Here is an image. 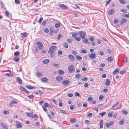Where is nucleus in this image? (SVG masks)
Returning a JSON list of instances; mask_svg holds the SVG:
<instances>
[{
	"label": "nucleus",
	"instance_id": "nucleus-51",
	"mask_svg": "<svg viewBox=\"0 0 129 129\" xmlns=\"http://www.w3.org/2000/svg\"><path fill=\"white\" fill-rule=\"evenodd\" d=\"M54 66L56 67L57 68L59 67V65L58 64H55V63H53L52 64Z\"/></svg>",
	"mask_w": 129,
	"mask_h": 129
},
{
	"label": "nucleus",
	"instance_id": "nucleus-38",
	"mask_svg": "<svg viewBox=\"0 0 129 129\" xmlns=\"http://www.w3.org/2000/svg\"><path fill=\"white\" fill-rule=\"evenodd\" d=\"M44 31L46 33H48L49 31V30L47 28H45V29L44 30Z\"/></svg>",
	"mask_w": 129,
	"mask_h": 129
},
{
	"label": "nucleus",
	"instance_id": "nucleus-39",
	"mask_svg": "<svg viewBox=\"0 0 129 129\" xmlns=\"http://www.w3.org/2000/svg\"><path fill=\"white\" fill-rule=\"evenodd\" d=\"M76 121V119L74 118H72L70 120V121L72 122H75Z\"/></svg>",
	"mask_w": 129,
	"mask_h": 129
},
{
	"label": "nucleus",
	"instance_id": "nucleus-35",
	"mask_svg": "<svg viewBox=\"0 0 129 129\" xmlns=\"http://www.w3.org/2000/svg\"><path fill=\"white\" fill-rule=\"evenodd\" d=\"M13 59L15 60V61L17 62L18 61L19 59V57H15Z\"/></svg>",
	"mask_w": 129,
	"mask_h": 129
},
{
	"label": "nucleus",
	"instance_id": "nucleus-62",
	"mask_svg": "<svg viewBox=\"0 0 129 129\" xmlns=\"http://www.w3.org/2000/svg\"><path fill=\"white\" fill-rule=\"evenodd\" d=\"M75 95L76 96H80V94L79 93L77 92H76L75 93Z\"/></svg>",
	"mask_w": 129,
	"mask_h": 129
},
{
	"label": "nucleus",
	"instance_id": "nucleus-33",
	"mask_svg": "<svg viewBox=\"0 0 129 129\" xmlns=\"http://www.w3.org/2000/svg\"><path fill=\"white\" fill-rule=\"evenodd\" d=\"M19 51H17L14 53V55L15 56H18L19 55Z\"/></svg>",
	"mask_w": 129,
	"mask_h": 129
},
{
	"label": "nucleus",
	"instance_id": "nucleus-52",
	"mask_svg": "<svg viewBox=\"0 0 129 129\" xmlns=\"http://www.w3.org/2000/svg\"><path fill=\"white\" fill-rule=\"evenodd\" d=\"M92 100V98L91 96H89L88 98V100L89 101H91Z\"/></svg>",
	"mask_w": 129,
	"mask_h": 129
},
{
	"label": "nucleus",
	"instance_id": "nucleus-46",
	"mask_svg": "<svg viewBox=\"0 0 129 129\" xmlns=\"http://www.w3.org/2000/svg\"><path fill=\"white\" fill-rule=\"evenodd\" d=\"M48 104L47 103H44V107H48Z\"/></svg>",
	"mask_w": 129,
	"mask_h": 129
},
{
	"label": "nucleus",
	"instance_id": "nucleus-37",
	"mask_svg": "<svg viewBox=\"0 0 129 129\" xmlns=\"http://www.w3.org/2000/svg\"><path fill=\"white\" fill-rule=\"evenodd\" d=\"M76 41H80L81 40L80 38L78 37H77L75 38H74Z\"/></svg>",
	"mask_w": 129,
	"mask_h": 129
},
{
	"label": "nucleus",
	"instance_id": "nucleus-29",
	"mask_svg": "<svg viewBox=\"0 0 129 129\" xmlns=\"http://www.w3.org/2000/svg\"><path fill=\"white\" fill-rule=\"evenodd\" d=\"M5 75H7V76L9 77H11L13 76L14 75L13 74H11L9 73H7L5 74Z\"/></svg>",
	"mask_w": 129,
	"mask_h": 129
},
{
	"label": "nucleus",
	"instance_id": "nucleus-57",
	"mask_svg": "<svg viewBox=\"0 0 129 129\" xmlns=\"http://www.w3.org/2000/svg\"><path fill=\"white\" fill-rule=\"evenodd\" d=\"M3 112L4 113L5 115L9 114V112L8 111H4Z\"/></svg>",
	"mask_w": 129,
	"mask_h": 129
},
{
	"label": "nucleus",
	"instance_id": "nucleus-7",
	"mask_svg": "<svg viewBox=\"0 0 129 129\" xmlns=\"http://www.w3.org/2000/svg\"><path fill=\"white\" fill-rule=\"evenodd\" d=\"M68 56L71 60L72 61H74V60L75 58L71 54H69L68 55Z\"/></svg>",
	"mask_w": 129,
	"mask_h": 129
},
{
	"label": "nucleus",
	"instance_id": "nucleus-26",
	"mask_svg": "<svg viewBox=\"0 0 129 129\" xmlns=\"http://www.w3.org/2000/svg\"><path fill=\"white\" fill-rule=\"evenodd\" d=\"M78 34L77 33H73L72 34V36L74 38L76 37V36Z\"/></svg>",
	"mask_w": 129,
	"mask_h": 129
},
{
	"label": "nucleus",
	"instance_id": "nucleus-3",
	"mask_svg": "<svg viewBox=\"0 0 129 129\" xmlns=\"http://www.w3.org/2000/svg\"><path fill=\"white\" fill-rule=\"evenodd\" d=\"M56 49V47L55 46H51L49 51V52H54Z\"/></svg>",
	"mask_w": 129,
	"mask_h": 129
},
{
	"label": "nucleus",
	"instance_id": "nucleus-8",
	"mask_svg": "<svg viewBox=\"0 0 129 129\" xmlns=\"http://www.w3.org/2000/svg\"><path fill=\"white\" fill-rule=\"evenodd\" d=\"M63 77H61L60 76H57L55 78L56 80L58 81H61L63 79Z\"/></svg>",
	"mask_w": 129,
	"mask_h": 129
},
{
	"label": "nucleus",
	"instance_id": "nucleus-42",
	"mask_svg": "<svg viewBox=\"0 0 129 129\" xmlns=\"http://www.w3.org/2000/svg\"><path fill=\"white\" fill-rule=\"evenodd\" d=\"M89 40L91 42H93L94 41V38L93 37H89Z\"/></svg>",
	"mask_w": 129,
	"mask_h": 129
},
{
	"label": "nucleus",
	"instance_id": "nucleus-9",
	"mask_svg": "<svg viewBox=\"0 0 129 129\" xmlns=\"http://www.w3.org/2000/svg\"><path fill=\"white\" fill-rule=\"evenodd\" d=\"M88 56L91 59H94L95 57V55L94 53H92L91 54H89Z\"/></svg>",
	"mask_w": 129,
	"mask_h": 129
},
{
	"label": "nucleus",
	"instance_id": "nucleus-45",
	"mask_svg": "<svg viewBox=\"0 0 129 129\" xmlns=\"http://www.w3.org/2000/svg\"><path fill=\"white\" fill-rule=\"evenodd\" d=\"M48 53H50V55L51 57H53V56H54V52H49V51H48Z\"/></svg>",
	"mask_w": 129,
	"mask_h": 129
},
{
	"label": "nucleus",
	"instance_id": "nucleus-32",
	"mask_svg": "<svg viewBox=\"0 0 129 129\" xmlns=\"http://www.w3.org/2000/svg\"><path fill=\"white\" fill-rule=\"evenodd\" d=\"M42 74L40 72H37L36 73V75L37 77H40L42 75Z\"/></svg>",
	"mask_w": 129,
	"mask_h": 129
},
{
	"label": "nucleus",
	"instance_id": "nucleus-14",
	"mask_svg": "<svg viewBox=\"0 0 129 129\" xmlns=\"http://www.w3.org/2000/svg\"><path fill=\"white\" fill-rule=\"evenodd\" d=\"M126 22V20L125 18H123L121 19L120 21V24L121 25H122L123 24L124 22Z\"/></svg>",
	"mask_w": 129,
	"mask_h": 129
},
{
	"label": "nucleus",
	"instance_id": "nucleus-18",
	"mask_svg": "<svg viewBox=\"0 0 129 129\" xmlns=\"http://www.w3.org/2000/svg\"><path fill=\"white\" fill-rule=\"evenodd\" d=\"M16 125L17 127L18 128H21L22 127V124L20 123H17L16 124Z\"/></svg>",
	"mask_w": 129,
	"mask_h": 129
},
{
	"label": "nucleus",
	"instance_id": "nucleus-30",
	"mask_svg": "<svg viewBox=\"0 0 129 129\" xmlns=\"http://www.w3.org/2000/svg\"><path fill=\"white\" fill-rule=\"evenodd\" d=\"M63 45L66 48H68V44L66 42L64 43Z\"/></svg>",
	"mask_w": 129,
	"mask_h": 129
},
{
	"label": "nucleus",
	"instance_id": "nucleus-5",
	"mask_svg": "<svg viewBox=\"0 0 129 129\" xmlns=\"http://www.w3.org/2000/svg\"><path fill=\"white\" fill-rule=\"evenodd\" d=\"M58 6L64 9H66L68 8V7L63 4H59Z\"/></svg>",
	"mask_w": 129,
	"mask_h": 129
},
{
	"label": "nucleus",
	"instance_id": "nucleus-59",
	"mask_svg": "<svg viewBox=\"0 0 129 129\" xmlns=\"http://www.w3.org/2000/svg\"><path fill=\"white\" fill-rule=\"evenodd\" d=\"M119 21L117 19H115L114 20V22L115 23H118Z\"/></svg>",
	"mask_w": 129,
	"mask_h": 129
},
{
	"label": "nucleus",
	"instance_id": "nucleus-16",
	"mask_svg": "<svg viewBox=\"0 0 129 129\" xmlns=\"http://www.w3.org/2000/svg\"><path fill=\"white\" fill-rule=\"evenodd\" d=\"M119 70L118 69H117L113 72V75L118 74L119 73Z\"/></svg>",
	"mask_w": 129,
	"mask_h": 129
},
{
	"label": "nucleus",
	"instance_id": "nucleus-2",
	"mask_svg": "<svg viewBox=\"0 0 129 129\" xmlns=\"http://www.w3.org/2000/svg\"><path fill=\"white\" fill-rule=\"evenodd\" d=\"M79 36L82 39L85 38V35H86V32L85 31H80L79 32Z\"/></svg>",
	"mask_w": 129,
	"mask_h": 129
},
{
	"label": "nucleus",
	"instance_id": "nucleus-56",
	"mask_svg": "<svg viewBox=\"0 0 129 129\" xmlns=\"http://www.w3.org/2000/svg\"><path fill=\"white\" fill-rule=\"evenodd\" d=\"M88 42L87 39H85L83 41V42L84 43H86Z\"/></svg>",
	"mask_w": 129,
	"mask_h": 129
},
{
	"label": "nucleus",
	"instance_id": "nucleus-20",
	"mask_svg": "<svg viewBox=\"0 0 129 129\" xmlns=\"http://www.w3.org/2000/svg\"><path fill=\"white\" fill-rule=\"evenodd\" d=\"M26 87L29 89H33L35 88L36 87L35 86H31L30 85H26Z\"/></svg>",
	"mask_w": 129,
	"mask_h": 129
},
{
	"label": "nucleus",
	"instance_id": "nucleus-41",
	"mask_svg": "<svg viewBox=\"0 0 129 129\" xmlns=\"http://www.w3.org/2000/svg\"><path fill=\"white\" fill-rule=\"evenodd\" d=\"M5 14L6 16L7 17H9V13L7 11H6Z\"/></svg>",
	"mask_w": 129,
	"mask_h": 129
},
{
	"label": "nucleus",
	"instance_id": "nucleus-21",
	"mask_svg": "<svg viewBox=\"0 0 129 129\" xmlns=\"http://www.w3.org/2000/svg\"><path fill=\"white\" fill-rule=\"evenodd\" d=\"M58 72L59 74L61 75L63 74L64 73V72L63 70H59Z\"/></svg>",
	"mask_w": 129,
	"mask_h": 129
},
{
	"label": "nucleus",
	"instance_id": "nucleus-22",
	"mask_svg": "<svg viewBox=\"0 0 129 129\" xmlns=\"http://www.w3.org/2000/svg\"><path fill=\"white\" fill-rule=\"evenodd\" d=\"M27 115L30 118L33 117V115L32 113H26Z\"/></svg>",
	"mask_w": 129,
	"mask_h": 129
},
{
	"label": "nucleus",
	"instance_id": "nucleus-61",
	"mask_svg": "<svg viewBox=\"0 0 129 129\" xmlns=\"http://www.w3.org/2000/svg\"><path fill=\"white\" fill-rule=\"evenodd\" d=\"M74 108V105H71L70 107V109L71 110H73Z\"/></svg>",
	"mask_w": 129,
	"mask_h": 129
},
{
	"label": "nucleus",
	"instance_id": "nucleus-64",
	"mask_svg": "<svg viewBox=\"0 0 129 129\" xmlns=\"http://www.w3.org/2000/svg\"><path fill=\"white\" fill-rule=\"evenodd\" d=\"M66 41H67V42L68 43H71V40L70 39H68Z\"/></svg>",
	"mask_w": 129,
	"mask_h": 129
},
{
	"label": "nucleus",
	"instance_id": "nucleus-44",
	"mask_svg": "<svg viewBox=\"0 0 129 129\" xmlns=\"http://www.w3.org/2000/svg\"><path fill=\"white\" fill-rule=\"evenodd\" d=\"M106 113L105 112H103L99 113V114L100 115L102 116V117Z\"/></svg>",
	"mask_w": 129,
	"mask_h": 129
},
{
	"label": "nucleus",
	"instance_id": "nucleus-36",
	"mask_svg": "<svg viewBox=\"0 0 129 129\" xmlns=\"http://www.w3.org/2000/svg\"><path fill=\"white\" fill-rule=\"evenodd\" d=\"M56 28H58L60 26V23H56L55 25Z\"/></svg>",
	"mask_w": 129,
	"mask_h": 129
},
{
	"label": "nucleus",
	"instance_id": "nucleus-54",
	"mask_svg": "<svg viewBox=\"0 0 129 129\" xmlns=\"http://www.w3.org/2000/svg\"><path fill=\"white\" fill-rule=\"evenodd\" d=\"M61 37V35L60 34H58L57 37V39L58 40L60 39Z\"/></svg>",
	"mask_w": 129,
	"mask_h": 129
},
{
	"label": "nucleus",
	"instance_id": "nucleus-27",
	"mask_svg": "<svg viewBox=\"0 0 129 129\" xmlns=\"http://www.w3.org/2000/svg\"><path fill=\"white\" fill-rule=\"evenodd\" d=\"M103 120H101L100 123V127L101 128H102L103 127Z\"/></svg>",
	"mask_w": 129,
	"mask_h": 129
},
{
	"label": "nucleus",
	"instance_id": "nucleus-49",
	"mask_svg": "<svg viewBox=\"0 0 129 129\" xmlns=\"http://www.w3.org/2000/svg\"><path fill=\"white\" fill-rule=\"evenodd\" d=\"M104 98V96L103 95H100L99 97V99L101 100Z\"/></svg>",
	"mask_w": 129,
	"mask_h": 129
},
{
	"label": "nucleus",
	"instance_id": "nucleus-15",
	"mask_svg": "<svg viewBox=\"0 0 129 129\" xmlns=\"http://www.w3.org/2000/svg\"><path fill=\"white\" fill-rule=\"evenodd\" d=\"M42 62L43 63L46 64L50 62L49 60L48 59H45L42 60Z\"/></svg>",
	"mask_w": 129,
	"mask_h": 129
},
{
	"label": "nucleus",
	"instance_id": "nucleus-43",
	"mask_svg": "<svg viewBox=\"0 0 129 129\" xmlns=\"http://www.w3.org/2000/svg\"><path fill=\"white\" fill-rule=\"evenodd\" d=\"M81 53H87V51L85 49H83L81 50Z\"/></svg>",
	"mask_w": 129,
	"mask_h": 129
},
{
	"label": "nucleus",
	"instance_id": "nucleus-34",
	"mask_svg": "<svg viewBox=\"0 0 129 129\" xmlns=\"http://www.w3.org/2000/svg\"><path fill=\"white\" fill-rule=\"evenodd\" d=\"M123 16L124 17L129 18V13L128 14H124L123 15Z\"/></svg>",
	"mask_w": 129,
	"mask_h": 129
},
{
	"label": "nucleus",
	"instance_id": "nucleus-40",
	"mask_svg": "<svg viewBox=\"0 0 129 129\" xmlns=\"http://www.w3.org/2000/svg\"><path fill=\"white\" fill-rule=\"evenodd\" d=\"M81 75L80 74H77L75 76V77L76 78L78 79L81 77Z\"/></svg>",
	"mask_w": 129,
	"mask_h": 129
},
{
	"label": "nucleus",
	"instance_id": "nucleus-53",
	"mask_svg": "<svg viewBox=\"0 0 129 129\" xmlns=\"http://www.w3.org/2000/svg\"><path fill=\"white\" fill-rule=\"evenodd\" d=\"M118 104H119V102H117L116 104H114V105H113L112 106V108H114L115 106H117L118 105Z\"/></svg>",
	"mask_w": 129,
	"mask_h": 129
},
{
	"label": "nucleus",
	"instance_id": "nucleus-17",
	"mask_svg": "<svg viewBox=\"0 0 129 129\" xmlns=\"http://www.w3.org/2000/svg\"><path fill=\"white\" fill-rule=\"evenodd\" d=\"M110 81L109 79H107L106 80L105 84L106 85L108 86L110 85Z\"/></svg>",
	"mask_w": 129,
	"mask_h": 129
},
{
	"label": "nucleus",
	"instance_id": "nucleus-6",
	"mask_svg": "<svg viewBox=\"0 0 129 129\" xmlns=\"http://www.w3.org/2000/svg\"><path fill=\"white\" fill-rule=\"evenodd\" d=\"M20 89L21 90L23 91L24 92L27 93H28V91H27L24 87L20 86Z\"/></svg>",
	"mask_w": 129,
	"mask_h": 129
},
{
	"label": "nucleus",
	"instance_id": "nucleus-4",
	"mask_svg": "<svg viewBox=\"0 0 129 129\" xmlns=\"http://www.w3.org/2000/svg\"><path fill=\"white\" fill-rule=\"evenodd\" d=\"M36 44L38 45V48L40 50L41 49L43 46V44L40 42H37L36 43Z\"/></svg>",
	"mask_w": 129,
	"mask_h": 129
},
{
	"label": "nucleus",
	"instance_id": "nucleus-63",
	"mask_svg": "<svg viewBox=\"0 0 129 129\" xmlns=\"http://www.w3.org/2000/svg\"><path fill=\"white\" fill-rule=\"evenodd\" d=\"M72 53L74 55H76L77 54V53L74 50H72Z\"/></svg>",
	"mask_w": 129,
	"mask_h": 129
},
{
	"label": "nucleus",
	"instance_id": "nucleus-28",
	"mask_svg": "<svg viewBox=\"0 0 129 129\" xmlns=\"http://www.w3.org/2000/svg\"><path fill=\"white\" fill-rule=\"evenodd\" d=\"M17 103V102L16 101H14L12 100L11 101V102L9 104L10 105H11L12 104H15Z\"/></svg>",
	"mask_w": 129,
	"mask_h": 129
},
{
	"label": "nucleus",
	"instance_id": "nucleus-13",
	"mask_svg": "<svg viewBox=\"0 0 129 129\" xmlns=\"http://www.w3.org/2000/svg\"><path fill=\"white\" fill-rule=\"evenodd\" d=\"M69 83V81L68 80H66L63 81L62 82V84L64 85H66Z\"/></svg>",
	"mask_w": 129,
	"mask_h": 129
},
{
	"label": "nucleus",
	"instance_id": "nucleus-10",
	"mask_svg": "<svg viewBox=\"0 0 129 129\" xmlns=\"http://www.w3.org/2000/svg\"><path fill=\"white\" fill-rule=\"evenodd\" d=\"M16 80L18 81L19 84H22V81L19 77H18L17 78Z\"/></svg>",
	"mask_w": 129,
	"mask_h": 129
},
{
	"label": "nucleus",
	"instance_id": "nucleus-11",
	"mask_svg": "<svg viewBox=\"0 0 129 129\" xmlns=\"http://www.w3.org/2000/svg\"><path fill=\"white\" fill-rule=\"evenodd\" d=\"M114 10L113 9H111L109 10L108 13L110 15H112L114 14Z\"/></svg>",
	"mask_w": 129,
	"mask_h": 129
},
{
	"label": "nucleus",
	"instance_id": "nucleus-58",
	"mask_svg": "<svg viewBox=\"0 0 129 129\" xmlns=\"http://www.w3.org/2000/svg\"><path fill=\"white\" fill-rule=\"evenodd\" d=\"M81 80L83 81H85L87 80V78L86 77H85L82 78L81 79Z\"/></svg>",
	"mask_w": 129,
	"mask_h": 129
},
{
	"label": "nucleus",
	"instance_id": "nucleus-50",
	"mask_svg": "<svg viewBox=\"0 0 129 129\" xmlns=\"http://www.w3.org/2000/svg\"><path fill=\"white\" fill-rule=\"evenodd\" d=\"M60 111L61 113H63L64 114H66L67 113L65 111L63 110H60Z\"/></svg>",
	"mask_w": 129,
	"mask_h": 129
},
{
	"label": "nucleus",
	"instance_id": "nucleus-1",
	"mask_svg": "<svg viewBox=\"0 0 129 129\" xmlns=\"http://www.w3.org/2000/svg\"><path fill=\"white\" fill-rule=\"evenodd\" d=\"M68 71L70 73L75 72V69L74 66L73 65H70L68 68Z\"/></svg>",
	"mask_w": 129,
	"mask_h": 129
},
{
	"label": "nucleus",
	"instance_id": "nucleus-19",
	"mask_svg": "<svg viewBox=\"0 0 129 129\" xmlns=\"http://www.w3.org/2000/svg\"><path fill=\"white\" fill-rule=\"evenodd\" d=\"M21 37L22 38H25L27 35V34L26 33H24L21 34Z\"/></svg>",
	"mask_w": 129,
	"mask_h": 129
},
{
	"label": "nucleus",
	"instance_id": "nucleus-25",
	"mask_svg": "<svg viewBox=\"0 0 129 129\" xmlns=\"http://www.w3.org/2000/svg\"><path fill=\"white\" fill-rule=\"evenodd\" d=\"M113 59L112 57H110L108 58L107 61L109 62H111L113 60Z\"/></svg>",
	"mask_w": 129,
	"mask_h": 129
},
{
	"label": "nucleus",
	"instance_id": "nucleus-23",
	"mask_svg": "<svg viewBox=\"0 0 129 129\" xmlns=\"http://www.w3.org/2000/svg\"><path fill=\"white\" fill-rule=\"evenodd\" d=\"M41 80L42 81L44 82H46L48 80V79L46 77H44L41 79Z\"/></svg>",
	"mask_w": 129,
	"mask_h": 129
},
{
	"label": "nucleus",
	"instance_id": "nucleus-12",
	"mask_svg": "<svg viewBox=\"0 0 129 129\" xmlns=\"http://www.w3.org/2000/svg\"><path fill=\"white\" fill-rule=\"evenodd\" d=\"M0 124L5 129H8V127L6 124H5L4 123H1Z\"/></svg>",
	"mask_w": 129,
	"mask_h": 129
},
{
	"label": "nucleus",
	"instance_id": "nucleus-60",
	"mask_svg": "<svg viewBox=\"0 0 129 129\" xmlns=\"http://www.w3.org/2000/svg\"><path fill=\"white\" fill-rule=\"evenodd\" d=\"M114 124V122L113 121H112L109 122V124L110 125H111L112 124Z\"/></svg>",
	"mask_w": 129,
	"mask_h": 129
},
{
	"label": "nucleus",
	"instance_id": "nucleus-24",
	"mask_svg": "<svg viewBox=\"0 0 129 129\" xmlns=\"http://www.w3.org/2000/svg\"><path fill=\"white\" fill-rule=\"evenodd\" d=\"M76 59L77 60L80 61L82 60V58L81 57L77 55H76Z\"/></svg>",
	"mask_w": 129,
	"mask_h": 129
},
{
	"label": "nucleus",
	"instance_id": "nucleus-55",
	"mask_svg": "<svg viewBox=\"0 0 129 129\" xmlns=\"http://www.w3.org/2000/svg\"><path fill=\"white\" fill-rule=\"evenodd\" d=\"M124 120H122L120 121L119 122V124L120 125H122L124 123Z\"/></svg>",
	"mask_w": 129,
	"mask_h": 129
},
{
	"label": "nucleus",
	"instance_id": "nucleus-47",
	"mask_svg": "<svg viewBox=\"0 0 129 129\" xmlns=\"http://www.w3.org/2000/svg\"><path fill=\"white\" fill-rule=\"evenodd\" d=\"M123 113L125 115L127 114V112L126 111L123 110L122 111Z\"/></svg>",
	"mask_w": 129,
	"mask_h": 129
},
{
	"label": "nucleus",
	"instance_id": "nucleus-31",
	"mask_svg": "<svg viewBox=\"0 0 129 129\" xmlns=\"http://www.w3.org/2000/svg\"><path fill=\"white\" fill-rule=\"evenodd\" d=\"M119 2L122 4H124L126 3V2L125 0H119Z\"/></svg>",
	"mask_w": 129,
	"mask_h": 129
},
{
	"label": "nucleus",
	"instance_id": "nucleus-48",
	"mask_svg": "<svg viewBox=\"0 0 129 129\" xmlns=\"http://www.w3.org/2000/svg\"><path fill=\"white\" fill-rule=\"evenodd\" d=\"M58 53L59 55H61L62 54V52L60 50H59L58 51Z\"/></svg>",
	"mask_w": 129,
	"mask_h": 129
}]
</instances>
